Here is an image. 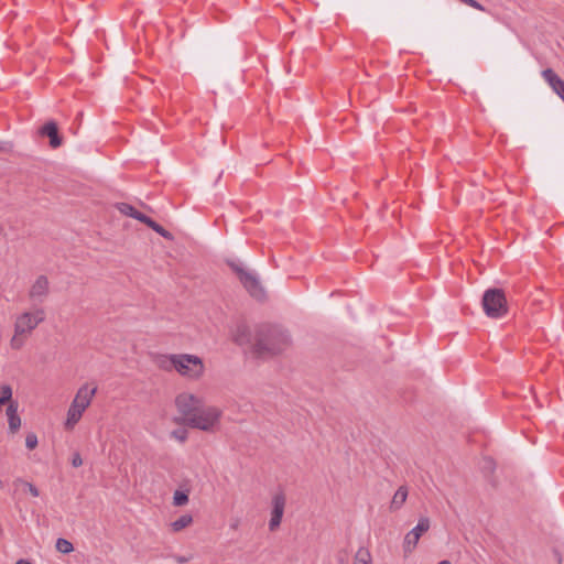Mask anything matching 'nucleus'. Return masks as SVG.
<instances>
[{
  "label": "nucleus",
  "mask_w": 564,
  "mask_h": 564,
  "mask_svg": "<svg viewBox=\"0 0 564 564\" xmlns=\"http://www.w3.org/2000/svg\"><path fill=\"white\" fill-rule=\"evenodd\" d=\"M406 497H408V489L405 487H400L395 491V494H394V496L392 498L390 508L392 510L400 509L403 506V503L405 502Z\"/></svg>",
  "instance_id": "obj_18"
},
{
  "label": "nucleus",
  "mask_w": 564,
  "mask_h": 564,
  "mask_svg": "<svg viewBox=\"0 0 564 564\" xmlns=\"http://www.w3.org/2000/svg\"><path fill=\"white\" fill-rule=\"evenodd\" d=\"M286 506V497L283 492L275 494L271 499V513L269 520V530L275 532L282 522Z\"/></svg>",
  "instance_id": "obj_9"
},
{
  "label": "nucleus",
  "mask_w": 564,
  "mask_h": 564,
  "mask_svg": "<svg viewBox=\"0 0 564 564\" xmlns=\"http://www.w3.org/2000/svg\"><path fill=\"white\" fill-rule=\"evenodd\" d=\"M419 540H420V538H417L411 531H409L405 534L404 541H403V551H404L405 555H409L414 551V549L416 547V545L419 543Z\"/></svg>",
  "instance_id": "obj_20"
},
{
  "label": "nucleus",
  "mask_w": 564,
  "mask_h": 564,
  "mask_svg": "<svg viewBox=\"0 0 564 564\" xmlns=\"http://www.w3.org/2000/svg\"><path fill=\"white\" fill-rule=\"evenodd\" d=\"M354 564H372L370 552L365 547L358 549L354 557Z\"/></svg>",
  "instance_id": "obj_21"
},
{
  "label": "nucleus",
  "mask_w": 564,
  "mask_h": 564,
  "mask_svg": "<svg viewBox=\"0 0 564 564\" xmlns=\"http://www.w3.org/2000/svg\"><path fill=\"white\" fill-rule=\"evenodd\" d=\"M177 561H178L180 563H184V562H186V558H184V557H180Z\"/></svg>",
  "instance_id": "obj_34"
},
{
  "label": "nucleus",
  "mask_w": 564,
  "mask_h": 564,
  "mask_svg": "<svg viewBox=\"0 0 564 564\" xmlns=\"http://www.w3.org/2000/svg\"><path fill=\"white\" fill-rule=\"evenodd\" d=\"M289 332L280 326L264 325L257 329L252 351L261 358L282 354L291 346Z\"/></svg>",
  "instance_id": "obj_1"
},
{
  "label": "nucleus",
  "mask_w": 564,
  "mask_h": 564,
  "mask_svg": "<svg viewBox=\"0 0 564 564\" xmlns=\"http://www.w3.org/2000/svg\"><path fill=\"white\" fill-rule=\"evenodd\" d=\"M50 293V283L45 275L35 279L29 290V299L37 304H42Z\"/></svg>",
  "instance_id": "obj_10"
},
{
  "label": "nucleus",
  "mask_w": 564,
  "mask_h": 564,
  "mask_svg": "<svg viewBox=\"0 0 564 564\" xmlns=\"http://www.w3.org/2000/svg\"><path fill=\"white\" fill-rule=\"evenodd\" d=\"M97 392V387L90 383H84L77 390L70 405L67 410L64 423L65 430L72 431L80 421L84 412L89 408Z\"/></svg>",
  "instance_id": "obj_3"
},
{
  "label": "nucleus",
  "mask_w": 564,
  "mask_h": 564,
  "mask_svg": "<svg viewBox=\"0 0 564 564\" xmlns=\"http://www.w3.org/2000/svg\"><path fill=\"white\" fill-rule=\"evenodd\" d=\"M230 267L236 272L240 282L252 297L257 300H263L265 297L264 288L256 274L245 269L239 263H231Z\"/></svg>",
  "instance_id": "obj_7"
},
{
  "label": "nucleus",
  "mask_w": 564,
  "mask_h": 564,
  "mask_svg": "<svg viewBox=\"0 0 564 564\" xmlns=\"http://www.w3.org/2000/svg\"><path fill=\"white\" fill-rule=\"evenodd\" d=\"M175 408L181 415V421L187 423L189 417L203 405V399L191 392H181L175 398Z\"/></svg>",
  "instance_id": "obj_8"
},
{
  "label": "nucleus",
  "mask_w": 564,
  "mask_h": 564,
  "mask_svg": "<svg viewBox=\"0 0 564 564\" xmlns=\"http://www.w3.org/2000/svg\"><path fill=\"white\" fill-rule=\"evenodd\" d=\"M238 525H239V520H238V519H236V520L230 524V528H231L232 530H236V529L238 528Z\"/></svg>",
  "instance_id": "obj_30"
},
{
  "label": "nucleus",
  "mask_w": 564,
  "mask_h": 564,
  "mask_svg": "<svg viewBox=\"0 0 564 564\" xmlns=\"http://www.w3.org/2000/svg\"><path fill=\"white\" fill-rule=\"evenodd\" d=\"M482 308L490 318H501L508 313V303L501 289H488L482 295Z\"/></svg>",
  "instance_id": "obj_6"
},
{
  "label": "nucleus",
  "mask_w": 564,
  "mask_h": 564,
  "mask_svg": "<svg viewBox=\"0 0 564 564\" xmlns=\"http://www.w3.org/2000/svg\"><path fill=\"white\" fill-rule=\"evenodd\" d=\"M223 411L215 406H200L194 415H192L186 423L192 429H196L207 433H214L220 425Z\"/></svg>",
  "instance_id": "obj_4"
},
{
  "label": "nucleus",
  "mask_w": 564,
  "mask_h": 564,
  "mask_svg": "<svg viewBox=\"0 0 564 564\" xmlns=\"http://www.w3.org/2000/svg\"><path fill=\"white\" fill-rule=\"evenodd\" d=\"M193 523V517L188 513L181 516L175 521L171 522L170 528L172 532H181Z\"/></svg>",
  "instance_id": "obj_17"
},
{
  "label": "nucleus",
  "mask_w": 564,
  "mask_h": 564,
  "mask_svg": "<svg viewBox=\"0 0 564 564\" xmlns=\"http://www.w3.org/2000/svg\"><path fill=\"white\" fill-rule=\"evenodd\" d=\"M188 491L175 490L173 495V506L183 507L188 503Z\"/></svg>",
  "instance_id": "obj_23"
},
{
  "label": "nucleus",
  "mask_w": 564,
  "mask_h": 564,
  "mask_svg": "<svg viewBox=\"0 0 564 564\" xmlns=\"http://www.w3.org/2000/svg\"><path fill=\"white\" fill-rule=\"evenodd\" d=\"M115 208L124 216L132 217L141 223L145 220L147 215L138 212L133 206L128 203H116Z\"/></svg>",
  "instance_id": "obj_15"
},
{
  "label": "nucleus",
  "mask_w": 564,
  "mask_h": 564,
  "mask_svg": "<svg viewBox=\"0 0 564 564\" xmlns=\"http://www.w3.org/2000/svg\"><path fill=\"white\" fill-rule=\"evenodd\" d=\"M206 371L204 360L193 354H177L175 372L181 377L191 380L199 381Z\"/></svg>",
  "instance_id": "obj_5"
},
{
  "label": "nucleus",
  "mask_w": 564,
  "mask_h": 564,
  "mask_svg": "<svg viewBox=\"0 0 564 564\" xmlns=\"http://www.w3.org/2000/svg\"><path fill=\"white\" fill-rule=\"evenodd\" d=\"M44 321L45 311L41 307H35L19 314L13 324V335L10 339V347L13 350H20L25 345L26 339L32 335L33 330Z\"/></svg>",
  "instance_id": "obj_2"
},
{
  "label": "nucleus",
  "mask_w": 564,
  "mask_h": 564,
  "mask_svg": "<svg viewBox=\"0 0 564 564\" xmlns=\"http://www.w3.org/2000/svg\"><path fill=\"white\" fill-rule=\"evenodd\" d=\"M2 230H3V229H2V226L0 225V235L2 234Z\"/></svg>",
  "instance_id": "obj_35"
},
{
  "label": "nucleus",
  "mask_w": 564,
  "mask_h": 564,
  "mask_svg": "<svg viewBox=\"0 0 564 564\" xmlns=\"http://www.w3.org/2000/svg\"><path fill=\"white\" fill-rule=\"evenodd\" d=\"M542 77L551 86L553 91L564 101V80L561 79L551 68L544 69L542 72Z\"/></svg>",
  "instance_id": "obj_11"
},
{
  "label": "nucleus",
  "mask_w": 564,
  "mask_h": 564,
  "mask_svg": "<svg viewBox=\"0 0 564 564\" xmlns=\"http://www.w3.org/2000/svg\"><path fill=\"white\" fill-rule=\"evenodd\" d=\"M430 529V519L423 517L419 520L417 524L411 530L417 538H421Z\"/></svg>",
  "instance_id": "obj_22"
},
{
  "label": "nucleus",
  "mask_w": 564,
  "mask_h": 564,
  "mask_svg": "<svg viewBox=\"0 0 564 564\" xmlns=\"http://www.w3.org/2000/svg\"><path fill=\"white\" fill-rule=\"evenodd\" d=\"M176 358L177 354H159L154 356L153 361L163 371H175Z\"/></svg>",
  "instance_id": "obj_12"
},
{
  "label": "nucleus",
  "mask_w": 564,
  "mask_h": 564,
  "mask_svg": "<svg viewBox=\"0 0 564 564\" xmlns=\"http://www.w3.org/2000/svg\"><path fill=\"white\" fill-rule=\"evenodd\" d=\"M14 484L15 485H23L33 497H39V495H40L39 489L33 484L24 481L21 478H18L14 481Z\"/></svg>",
  "instance_id": "obj_26"
},
{
  "label": "nucleus",
  "mask_w": 564,
  "mask_h": 564,
  "mask_svg": "<svg viewBox=\"0 0 564 564\" xmlns=\"http://www.w3.org/2000/svg\"><path fill=\"white\" fill-rule=\"evenodd\" d=\"M171 436L174 440L178 441L180 443H184L188 437V432L185 429H178V430H174L171 433Z\"/></svg>",
  "instance_id": "obj_27"
},
{
  "label": "nucleus",
  "mask_w": 564,
  "mask_h": 564,
  "mask_svg": "<svg viewBox=\"0 0 564 564\" xmlns=\"http://www.w3.org/2000/svg\"><path fill=\"white\" fill-rule=\"evenodd\" d=\"M143 224H145L148 227H150L151 229H153L155 232H158L160 236H162L163 238L167 239V240H173L174 237L173 235L167 231L166 229H164L161 225H159L158 223H155L153 219H151L150 217H145V220L143 221Z\"/></svg>",
  "instance_id": "obj_19"
},
{
  "label": "nucleus",
  "mask_w": 564,
  "mask_h": 564,
  "mask_svg": "<svg viewBox=\"0 0 564 564\" xmlns=\"http://www.w3.org/2000/svg\"><path fill=\"white\" fill-rule=\"evenodd\" d=\"M438 564H452V563L449 561H447V560H443Z\"/></svg>",
  "instance_id": "obj_33"
},
{
  "label": "nucleus",
  "mask_w": 564,
  "mask_h": 564,
  "mask_svg": "<svg viewBox=\"0 0 564 564\" xmlns=\"http://www.w3.org/2000/svg\"><path fill=\"white\" fill-rule=\"evenodd\" d=\"M25 446L29 449H34L37 446V437L35 434L30 433L25 437Z\"/></svg>",
  "instance_id": "obj_28"
},
{
  "label": "nucleus",
  "mask_w": 564,
  "mask_h": 564,
  "mask_svg": "<svg viewBox=\"0 0 564 564\" xmlns=\"http://www.w3.org/2000/svg\"><path fill=\"white\" fill-rule=\"evenodd\" d=\"M72 465H73L74 467H79V466H82V465H83V459H82V457H80V455H79V454H76V455L73 457V459H72Z\"/></svg>",
  "instance_id": "obj_29"
},
{
  "label": "nucleus",
  "mask_w": 564,
  "mask_h": 564,
  "mask_svg": "<svg viewBox=\"0 0 564 564\" xmlns=\"http://www.w3.org/2000/svg\"><path fill=\"white\" fill-rule=\"evenodd\" d=\"M15 564H32V563L28 560H19Z\"/></svg>",
  "instance_id": "obj_31"
},
{
  "label": "nucleus",
  "mask_w": 564,
  "mask_h": 564,
  "mask_svg": "<svg viewBox=\"0 0 564 564\" xmlns=\"http://www.w3.org/2000/svg\"><path fill=\"white\" fill-rule=\"evenodd\" d=\"M4 151H7L6 143L0 142V152H4Z\"/></svg>",
  "instance_id": "obj_32"
},
{
  "label": "nucleus",
  "mask_w": 564,
  "mask_h": 564,
  "mask_svg": "<svg viewBox=\"0 0 564 564\" xmlns=\"http://www.w3.org/2000/svg\"><path fill=\"white\" fill-rule=\"evenodd\" d=\"M18 402H10L7 408L9 430L15 433L21 426V417L18 414Z\"/></svg>",
  "instance_id": "obj_14"
},
{
  "label": "nucleus",
  "mask_w": 564,
  "mask_h": 564,
  "mask_svg": "<svg viewBox=\"0 0 564 564\" xmlns=\"http://www.w3.org/2000/svg\"><path fill=\"white\" fill-rule=\"evenodd\" d=\"M55 546L56 550L63 554H68L74 551L73 544L63 538L57 539Z\"/></svg>",
  "instance_id": "obj_24"
},
{
  "label": "nucleus",
  "mask_w": 564,
  "mask_h": 564,
  "mask_svg": "<svg viewBox=\"0 0 564 564\" xmlns=\"http://www.w3.org/2000/svg\"><path fill=\"white\" fill-rule=\"evenodd\" d=\"M42 135L50 138V145L54 149L62 144V139L58 135L57 124L54 121L46 122L40 130Z\"/></svg>",
  "instance_id": "obj_13"
},
{
  "label": "nucleus",
  "mask_w": 564,
  "mask_h": 564,
  "mask_svg": "<svg viewBox=\"0 0 564 564\" xmlns=\"http://www.w3.org/2000/svg\"><path fill=\"white\" fill-rule=\"evenodd\" d=\"M12 388L9 384L0 386V406L7 402H12Z\"/></svg>",
  "instance_id": "obj_25"
},
{
  "label": "nucleus",
  "mask_w": 564,
  "mask_h": 564,
  "mask_svg": "<svg viewBox=\"0 0 564 564\" xmlns=\"http://www.w3.org/2000/svg\"><path fill=\"white\" fill-rule=\"evenodd\" d=\"M232 337H234V340L240 346H247V345L252 346V344H253L250 340V332L246 325H238L236 330L234 332Z\"/></svg>",
  "instance_id": "obj_16"
}]
</instances>
